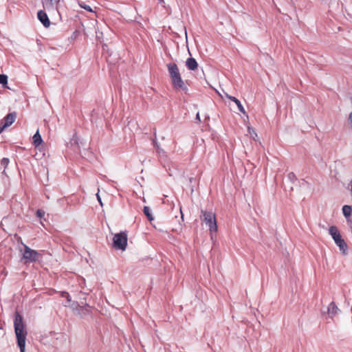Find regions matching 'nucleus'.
I'll return each mask as SVG.
<instances>
[{"instance_id":"1","label":"nucleus","mask_w":352,"mask_h":352,"mask_svg":"<svg viewBox=\"0 0 352 352\" xmlns=\"http://www.w3.org/2000/svg\"><path fill=\"white\" fill-rule=\"evenodd\" d=\"M14 327L20 352H25V340L28 333L23 322V318L17 312L14 320Z\"/></svg>"},{"instance_id":"2","label":"nucleus","mask_w":352,"mask_h":352,"mask_svg":"<svg viewBox=\"0 0 352 352\" xmlns=\"http://www.w3.org/2000/svg\"><path fill=\"white\" fill-rule=\"evenodd\" d=\"M167 67L173 87L176 89H186V87L182 79L177 65L175 63H169Z\"/></svg>"},{"instance_id":"3","label":"nucleus","mask_w":352,"mask_h":352,"mask_svg":"<svg viewBox=\"0 0 352 352\" xmlns=\"http://www.w3.org/2000/svg\"><path fill=\"white\" fill-rule=\"evenodd\" d=\"M201 215L200 217V219L209 228L211 238H212L213 234L216 233L217 231V225L215 214L212 211H206L203 210L201 211Z\"/></svg>"},{"instance_id":"4","label":"nucleus","mask_w":352,"mask_h":352,"mask_svg":"<svg viewBox=\"0 0 352 352\" xmlns=\"http://www.w3.org/2000/svg\"><path fill=\"white\" fill-rule=\"evenodd\" d=\"M329 233L333 238L335 243L339 248L340 251L342 254L346 255L348 254V246L336 226H332L329 228Z\"/></svg>"},{"instance_id":"5","label":"nucleus","mask_w":352,"mask_h":352,"mask_svg":"<svg viewBox=\"0 0 352 352\" xmlns=\"http://www.w3.org/2000/svg\"><path fill=\"white\" fill-rule=\"evenodd\" d=\"M21 245L24 248L22 259L25 263L35 262L40 258L41 254L37 251L31 249L23 242H21Z\"/></svg>"},{"instance_id":"6","label":"nucleus","mask_w":352,"mask_h":352,"mask_svg":"<svg viewBox=\"0 0 352 352\" xmlns=\"http://www.w3.org/2000/svg\"><path fill=\"white\" fill-rule=\"evenodd\" d=\"M127 245V234L120 232L116 234L113 238V246L116 250H125Z\"/></svg>"},{"instance_id":"7","label":"nucleus","mask_w":352,"mask_h":352,"mask_svg":"<svg viewBox=\"0 0 352 352\" xmlns=\"http://www.w3.org/2000/svg\"><path fill=\"white\" fill-rule=\"evenodd\" d=\"M16 118V113L15 112L8 113L3 119V124L0 128V133L7 127L10 126L13 124Z\"/></svg>"},{"instance_id":"8","label":"nucleus","mask_w":352,"mask_h":352,"mask_svg":"<svg viewBox=\"0 0 352 352\" xmlns=\"http://www.w3.org/2000/svg\"><path fill=\"white\" fill-rule=\"evenodd\" d=\"M61 296L63 298H65L67 300V302L64 304L65 307H69L72 308V309H77L78 307V303L77 302L72 301V299L70 298V296L69 293L66 292H61Z\"/></svg>"},{"instance_id":"9","label":"nucleus","mask_w":352,"mask_h":352,"mask_svg":"<svg viewBox=\"0 0 352 352\" xmlns=\"http://www.w3.org/2000/svg\"><path fill=\"white\" fill-rule=\"evenodd\" d=\"M340 310L335 304L334 302H331L327 308V314L331 318H333L340 313Z\"/></svg>"},{"instance_id":"10","label":"nucleus","mask_w":352,"mask_h":352,"mask_svg":"<svg viewBox=\"0 0 352 352\" xmlns=\"http://www.w3.org/2000/svg\"><path fill=\"white\" fill-rule=\"evenodd\" d=\"M37 15H38V19L43 24V25L45 27L47 28L50 26V20L48 19L47 14L45 12L40 10L38 12Z\"/></svg>"},{"instance_id":"11","label":"nucleus","mask_w":352,"mask_h":352,"mask_svg":"<svg viewBox=\"0 0 352 352\" xmlns=\"http://www.w3.org/2000/svg\"><path fill=\"white\" fill-rule=\"evenodd\" d=\"M225 96L228 98H229L230 100L233 101L236 104V106H237L239 110L240 111V112H241L244 115L246 114V111H245V109L243 108L242 104L241 103V102L236 98H235L234 96H231L228 95L227 93H225Z\"/></svg>"},{"instance_id":"12","label":"nucleus","mask_w":352,"mask_h":352,"mask_svg":"<svg viewBox=\"0 0 352 352\" xmlns=\"http://www.w3.org/2000/svg\"><path fill=\"white\" fill-rule=\"evenodd\" d=\"M44 8L47 10H52L60 0H41Z\"/></svg>"},{"instance_id":"13","label":"nucleus","mask_w":352,"mask_h":352,"mask_svg":"<svg viewBox=\"0 0 352 352\" xmlns=\"http://www.w3.org/2000/svg\"><path fill=\"white\" fill-rule=\"evenodd\" d=\"M186 65L188 69L192 71L197 69L198 67L196 60L193 58H188L186 61Z\"/></svg>"},{"instance_id":"14","label":"nucleus","mask_w":352,"mask_h":352,"mask_svg":"<svg viewBox=\"0 0 352 352\" xmlns=\"http://www.w3.org/2000/svg\"><path fill=\"white\" fill-rule=\"evenodd\" d=\"M89 306L88 305H86L85 307L80 306L78 305V308L73 309V311H74L76 314L82 316V315L87 314L89 311Z\"/></svg>"},{"instance_id":"15","label":"nucleus","mask_w":352,"mask_h":352,"mask_svg":"<svg viewBox=\"0 0 352 352\" xmlns=\"http://www.w3.org/2000/svg\"><path fill=\"white\" fill-rule=\"evenodd\" d=\"M43 142L41 136L39 133L38 130L36 132V133L33 136V143L36 147L38 146Z\"/></svg>"},{"instance_id":"16","label":"nucleus","mask_w":352,"mask_h":352,"mask_svg":"<svg viewBox=\"0 0 352 352\" xmlns=\"http://www.w3.org/2000/svg\"><path fill=\"white\" fill-rule=\"evenodd\" d=\"M352 212V208L350 206L345 205L342 207V212L345 217H350Z\"/></svg>"},{"instance_id":"17","label":"nucleus","mask_w":352,"mask_h":352,"mask_svg":"<svg viewBox=\"0 0 352 352\" xmlns=\"http://www.w3.org/2000/svg\"><path fill=\"white\" fill-rule=\"evenodd\" d=\"M144 213L147 217V218L149 221H151L153 220V217L151 214V210L149 207H148V206L144 207Z\"/></svg>"},{"instance_id":"18","label":"nucleus","mask_w":352,"mask_h":352,"mask_svg":"<svg viewBox=\"0 0 352 352\" xmlns=\"http://www.w3.org/2000/svg\"><path fill=\"white\" fill-rule=\"evenodd\" d=\"M0 84L5 88H9L7 86L8 84V76L5 74H0Z\"/></svg>"},{"instance_id":"19","label":"nucleus","mask_w":352,"mask_h":352,"mask_svg":"<svg viewBox=\"0 0 352 352\" xmlns=\"http://www.w3.org/2000/svg\"><path fill=\"white\" fill-rule=\"evenodd\" d=\"M78 6L81 8H83L85 9V10L88 11V12H94V10L88 5H87L85 2L83 1H78Z\"/></svg>"},{"instance_id":"20","label":"nucleus","mask_w":352,"mask_h":352,"mask_svg":"<svg viewBox=\"0 0 352 352\" xmlns=\"http://www.w3.org/2000/svg\"><path fill=\"white\" fill-rule=\"evenodd\" d=\"M9 162V159L4 157L1 160V166H3L4 168H6L8 166Z\"/></svg>"},{"instance_id":"21","label":"nucleus","mask_w":352,"mask_h":352,"mask_svg":"<svg viewBox=\"0 0 352 352\" xmlns=\"http://www.w3.org/2000/svg\"><path fill=\"white\" fill-rule=\"evenodd\" d=\"M248 131H249V133L250 134V135L252 136V138L255 140L256 138L257 137V134L256 133V132L254 131V129L248 127Z\"/></svg>"},{"instance_id":"22","label":"nucleus","mask_w":352,"mask_h":352,"mask_svg":"<svg viewBox=\"0 0 352 352\" xmlns=\"http://www.w3.org/2000/svg\"><path fill=\"white\" fill-rule=\"evenodd\" d=\"M36 214L38 217L40 218H42L44 217L45 215V211L43 210H41V209H38L37 211H36Z\"/></svg>"},{"instance_id":"23","label":"nucleus","mask_w":352,"mask_h":352,"mask_svg":"<svg viewBox=\"0 0 352 352\" xmlns=\"http://www.w3.org/2000/svg\"><path fill=\"white\" fill-rule=\"evenodd\" d=\"M99 191H100V189L98 190V192L96 193V197H97V199H98V202L100 203V204L101 206H102V202L101 198L99 195Z\"/></svg>"},{"instance_id":"24","label":"nucleus","mask_w":352,"mask_h":352,"mask_svg":"<svg viewBox=\"0 0 352 352\" xmlns=\"http://www.w3.org/2000/svg\"><path fill=\"white\" fill-rule=\"evenodd\" d=\"M288 177L290 179H293L295 178V175L293 173H289L288 175Z\"/></svg>"},{"instance_id":"25","label":"nucleus","mask_w":352,"mask_h":352,"mask_svg":"<svg viewBox=\"0 0 352 352\" xmlns=\"http://www.w3.org/2000/svg\"><path fill=\"white\" fill-rule=\"evenodd\" d=\"M349 120L350 123L352 124V112L349 114Z\"/></svg>"},{"instance_id":"26","label":"nucleus","mask_w":352,"mask_h":352,"mask_svg":"<svg viewBox=\"0 0 352 352\" xmlns=\"http://www.w3.org/2000/svg\"><path fill=\"white\" fill-rule=\"evenodd\" d=\"M77 139H78L76 135H74L73 137L72 141H74L75 144H77Z\"/></svg>"},{"instance_id":"27","label":"nucleus","mask_w":352,"mask_h":352,"mask_svg":"<svg viewBox=\"0 0 352 352\" xmlns=\"http://www.w3.org/2000/svg\"><path fill=\"white\" fill-rule=\"evenodd\" d=\"M196 119L199 122L200 121V116L199 113H197L196 115Z\"/></svg>"},{"instance_id":"28","label":"nucleus","mask_w":352,"mask_h":352,"mask_svg":"<svg viewBox=\"0 0 352 352\" xmlns=\"http://www.w3.org/2000/svg\"><path fill=\"white\" fill-rule=\"evenodd\" d=\"M186 38H187V32H185Z\"/></svg>"},{"instance_id":"29","label":"nucleus","mask_w":352,"mask_h":352,"mask_svg":"<svg viewBox=\"0 0 352 352\" xmlns=\"http://www.w3.org/2000/svg\"><path fill=\"white\" fill-rule=\"evenodd\" d=\"M159 1H160V2H163V1H164V0H159Z\"/></svg>"}]
</instances>
